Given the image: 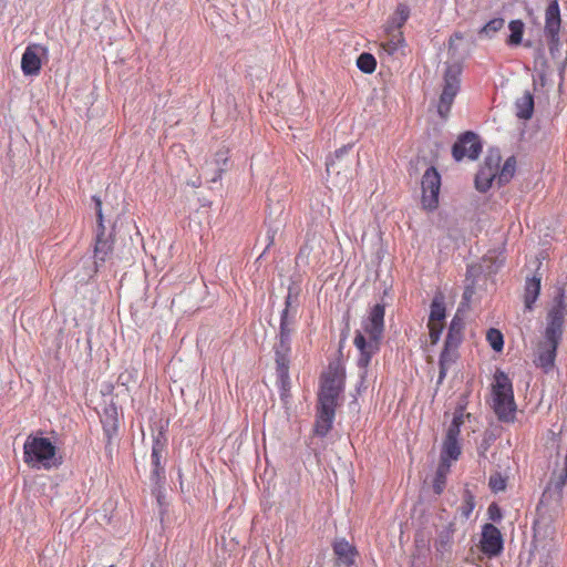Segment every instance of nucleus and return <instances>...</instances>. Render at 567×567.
Wrapping results in <instances>:
<instances>
[{
	"instance_id": "2",
	"label": "nucleus",
	"mask_w": 567,
	"mask_h": 567,
	"mask_svg": "<svg viewBox=\"0 0 567 567\" xmlns=\"http://www.w3.org/2000/svg\"><path fill=\"white\" fill-rule=\"evenodd\" d=\"M56 452L50 439L29 435L23 444V461L33 470L49 471L61 464Z\"/></svg>"
},
{
	"instance_id": "5",
	"label": "nucleus",
	"mask_w": 567,
	"mask_h": 567,
	"mask_svg": "<svg viewBox=\"0 0 567 567\" xmlns=\"http://www.w3.org/2000/svg\"><path fill=\"white\" fill-rule=\"evenodd\" d=\"M463 319L457 316H454V318L451 320L447 330V334L444 341V348L440 354L439 383L443 382L447 374V371L458 359V347L463 341Z\"/></svg>"
},
{
	"instance_id": "20",
	"label": "nucleus",
	"mask_w": 567,
	"mask_h": 567,
	"mask_svg": "<svg viewBox=\"0 0 567 567\" xmlns=\"http://www.w3.org/2000/svg\"><path fill=\"white\" fill-rule=\"evenodd\" d=\"M332 547L336 556L342 564L350 566L354 563L358 551L347 539H337Z\"/></svg>"
},
{
	"instance_id": "17",
	"label": "nucleus",
	"mask_w": 567,
	"mask_h": 567,
	"mask_svg": "<svg viewBox=\"0 0 567 567\" xmlns=\"http://www.w3.org/2000/svg\"><path fill=\"white\" fill-rule=\"evenodd\" d=\"M380 45L389 55L398 53L405 45V39L402 30L385 27V39Z\"/></svg>"
},
{
	"instance_id": "34",
	"label": "nucleus",
	"mask_w": 567,
	"mask_h": 567,
	"mask_svg": "<svg viewBox=\"0 0 567 567\" xmlns=\"http://www.w3.org/2000/svg\"><path fill=\"white\" fill-rule=\"evenodd\" d=\"M551 303L567 308V277L557 281Z\"/></svg>"
},
{
	"instance_id": "12",
	"label": "nucleus",
	"mask_w": 567,
	"mask_h": 567,
	"mask_svg": "<svg viewBox=\"0 0 567 567\" xmlns=\"http://www.w3.org/2000/svg\"><path fill=\"white\" fill-rule=\"evenodd\" d=\"M482 152V144L478 136L473 132L462 134L452 147V155L455 161L463 158L476 159Z\"/></svg>"
},
{
	"instance_id": "6",
	"label": "nucleus",
	"mask_w": 567,
	"mask_h": 567,
	"mask_svg": "<svg viewBox=\"0 0 567 567\" xmlns=\"http://www.w3.org/2000/svg\"><path fill=\"white\" fill-rule=\"evenodd\" d=\"M461 64H449L444 71L442 92L437 102L439 115L446 120L451 112L456 95L461 91Z\"/></svg>"
},
{
	"instance_id": "15",
	"label": "nucleus",
	"mask_w": 567,
	"mask_h": 567,
	"mask_svg": "<svg viewBox=\"0 0 567 567\" xmlns=\"http://www.w3.org/2000/svg\"><path fill=\"white\" fill-rule=\"evenodd\" d=\"M499 158L487 157L475 177V186L480 192H486L492 183L497 179Z\"/></svg>"
},
{
	"instance_id": "28",
	"label": "nucleus",
	"mask_w": 567,
	"mask_h": 567,
	"mask_svg": "<svg viewBox=\"0 0 567 567\" xmlns=\"http://www.w3.org/2000/svg\"><path fill=\"white\" fill-rule=\"evenodd\" d=\"M450 464L444 462H440L439 467L435 473V477L433 480V491L435 494L440 495L445 488L446 485V476L450 472Z\"/></svg>"
},
{
	"instance_id": "22",
	"label": "nucleus",
	"mask_w": 567,
	"mask_h": 567,
	"mask_svg": "<svg viewBox=\"0 0 567 567\" xmlns=\"http://www.w3.org/2000/svg\"><path fill=\"white\" fill-rule=\"evenodd\" d=\"M291 296L288 295L285 300V309L280 316L279 334L291 336L295 330V312H290Z\"/></svg>"
},
{
	"instance_id": "25",
	"label": "nucleus",
	"mask_w": 567,
	"mask_h": 567,
	"mask_svg": "<svg viewBox=\"0 0 567 567\" xmlns=\"http://www.w3.org/2000/svg\"><path fill=\"white\" fill-rule=\"evenodd\" d=\"M461 455V445L458 440H444L440 462L451 465L452 461H456Z\"/></svg>"
},
{
	"instance_id": "31",
	"label": "nucleus",
	"mask_w": 567,
	"mask_h": 567,
	"mask_svg": "<svg viewBox=\"0 0 567 567\" xmlns=\"http://www.w3.org/2000/svg\"><path fill=\"white\" fill-rule=\"evenodd\" d=\"M475 508V497L473 493L466 488L463 493V501L458 507V513L463 519H468Z\"/></svg>"
},
{
	"instance_id": "26",
	"label": "nucleus",
	"mask_w": 567,
	"mask_h": 567,
	"mask_svg": "<svg viewBox=\"0 0 567 567\" xmlns=\"http://www.w3.org/2000/svg\"><path fill=\"white\" fill-rule=\"evenodd\" d=\"M410 17V9L406 4L400 3L391 19L389 20L386 27L402 30V27L405 24Z\"/></svg>"
},
{
	"instance_id": "36",
	"label": "nucleus",
	"mask_w": 567,
	"mask_h": 567,
	"mask_svg": "<svg viewBox=\"0 0 567 567\" xmlns=\"http://www.w3.org/2000/svg\"><path fill=\"white\" fill-rule=\"evenodd\" d=\"M444 327V321H427L429 337L432 346L440 341Z\"/></svg>"
},
{
	"instance_id": "39",
	"label": "nucleus",
	"mask_w": 567,
	"mask_h": 567,
	"mask_svg": "<svg viewBox=\"0 0 567 567\" xmlns=\"http://www.w3.org/2000/svg\"><path fill=\"white\" fill-rule=\"evenodd\" d=\"M487 516L489 520L499 523L503 518L502 508L496 503L489 504L487 508Z\"/></svg>"
},
{
	"instance_id": "1",
	"label": "nucleus",
	"mask_w": 567,
	"mask_h": 567,
	"mask_svg": "<svg viewBox=\"0 0 567 567\" xmlns=\"http://www.w3.org/2000/svg\"><path fill=\"white\" fill-rule=\"evenodd\" d=\"M383 305H374L368 316L362 319L361 328L355 330L353 344L359 351L358 365L367 369L372 358L380 351L381 341L384 332Z\"/></svg>"
},
{
	"instance_id": "29",
	"label": "nucleus",
	"mask_w": 567,
	"mask_h": 567,
	"mask_svg": "<svg viewBox=\"0 0 567 567\" xmlns=\"http://www.w3.org/2000/svg\"><path fill=\"white\" fill-rule=\"evenodd\" d=\"M508 29L511 34L507 39L508 45H519L523 40V34L525 30V24L522 20H512L508 23Z\"/></svg>"
},
{
	"instance_id": "21",
	"label": "nucleus",
	"mask_w": 567,
	"mask_h": 567,
	"mask_svg": "<svg viewBox=\"0 0 567 567\" xmlns=\"http://www.w3.org/2000/svg\"><path fill=\"white\" fill-rule=\"evenodd\" d=\"M348 153V148L346 146L337 150L332 157L327 159L326 171L328 176L336 174L339 176L341 171H347L350 168L349 163H343V156Z\"/></svg>"
},
{
	"instance_id": "10",
	"label": "nucleus",
	"mask_w": 567,
	"mask_h": 567,
	"mask_svg": "<svg viewBox=\"0 0 567 567\" xmlns=\"http://www.w3.org/2000/svg\"><path fill=\"white\" fill-rule=\"evenodd\" d=\"M480 549L488 558L497 557L504 549V539L501 530L492 523L482 526Z\"/></svg>"
},
{
	"instance_id": "14",
	"label": "nucleus",
	"mask_w": 567,
	"mask_h": 567,
	"mask_svg": "<svg viewBox=\"0 0 567 567\" xmlns=\"http://www.w3.org/2000/svg\"><path fill=\"white\" fill-rule=\"evenodd\" d=\"M566 317V307L550 303V307L547 311L546 328L544 333L549 334L550 337L563 338Z\"/></svg>"
},
{
	"instance_id": "33",
	"label": "nucleus",
	"mask_w": 567,
	"mask_h": 567,
	"mask_svg": "<svg viewBox=\"0 0 567 567\" xmlns=\"http://www.w3.org/2000/svg\"><path fill=\"white\" fill-rule=\"evenodd\" d=\"M357 66L363 73L371 74L377 68L375 58L370 53H361L357 60Z\"/></svg>"
},
{
	"instance_id": "35",
	"label": "nucleus",
	"mask_w": 567,
	"mask_h": 567,
	"mask_svg": "<svg viewBox=\"0 0 567 567\" xmlns=\"http://www.w3.org/2000/svg\"><path fill=\"white\" fill-rule=\"evenodd\" d=\"M504 19L494 18L489 20L481 30L480 35H485L487 38L493 37L496 32H498L504 27Z\"/></svg>"
},
{
	"instance_id": "40",
	"label": "nucleus",
	"mask_w": 567,
	"mask_h": 567,
	"mask_svg": "<svg viewBox=\"0 0 567 567\" xmlns=\"http://www.w3.org/2000/svg\"><path fill=\"white\" fill-rule=\"evenodd\" d=\"M460 432H461L460 426L451 423V425L447 429L446 436L444 440H458Z\"/></svg>"
},
{
	"instance_id": "37",
	"label": "nucleus",
	"mask_w": 567,
	"mask_h": 567,
	"mask_svg": "<svg viewBox=\"0 0 567 567\" xmlns=\"http://www.w3.org/2000/svg\"><path fill=\"white\" fill-rule=\"evenodd\" d=\"M488 486L493 493L504 492L507 486V480L501 473H494L489 476Z\"/></svg>"
},
{
	"instance_id": "9",
	"label": "nucleus",
	"mask_w": 567,
	"mask_h": 567,
	"mask_svg": "<svg viewBox=\"0 0 567 567\" xmlns=\"http://www.w3.org/2000/svg\"><path fill=\"white\" fill-rule=\"evenodd\" d=\"M96 204L97 233L94 245V264L99 267L105 262L113 251V241L105 236L104 217L102 213V202L94 197Z\"/></svg>"
},
{
	"instance_id": "4",
	"label": "nucleus",
	"mask_w": 567,
	"mask_h": 567,
	"mask_svg": "<svg viewBox=\"0 0 567 567\" xmlns=\"http://www.w3.org/2000/svg\"><path fill=\"white\" fill-rule=\"evenodd\" d=\"M493 410L502 422H513L516 414L513 385L509 378L502 371L495 373L493 384Z\"/></svg>"
},
{
	"instance_id": "8",
	"label": "nucleus",
	"mask_w": 567,
	"mask_h": 567,
	"mask_svg": "<svg viewBox=\"0 0 567 567\" xmlns=\"http://www.w3.org/2000/svg\"><path fill=\"white\" fill-rule=\"evenodd\" d=\"M422 206L424 209L434 210L439 206V194L441 189V176L435 167H429L421 182Z\"/></svg>"
},
{
	"instance_id": "19",
	"label": "nucleus",
	"mask_w": 567,
	"mask_h": 567,
	"mask_svg": "<svg viewBox=\"0 0 567 567\" xmlns=\"http://www.w3.org/2000/svg\"><path fill=\"white\" fill-rule=\"evenodd\" d=\"M344 372L339 364H329L326 372L321 375L320 388H343Z\"/></svg>"
},
{
	"instance_id": "32",
	"label": "nucleus",
	"mask_w": 567,
	"mask_h": 567,
	"mask_svg": "<svg viewBox=\"0 0 567 567\" xmlns=\"http://www.w3.org/2000/svg\"><path fill=\"white\" fill-rule=\"evenodd\" d=\"M228 153L229 151L226 147H223L216 152L215 164L217 165V173L216 176L212 178V182H217L221 178V175L226 171V166L229 159Z\"/></svg>"
},
{
	"instance_id": "38",
	"label": "nucleus",
	"mask_w": 567,
	"mask_h": 567,
	"mask_svg": "<svg viewBox=\"0 0 567 567\" xmlns=\"http://www.w3.org/2000/svg\"><path fill=\"white\" fill-rule=\"evenodd\" d=\"M487 340L494 350H496V351L502 350L503 344H504L503 336L497 329L492 328L488 330Z\"/></svg>"
},
{
	"instance_id": "24",
	"label": "nucleus",
	"mask_w": 567,
	"mask_h": 567,
	"mask_svg": "<svg viewBox=\"0 0 567 567\" xmlns=\"http://www.w3.org/2000/svg\"><path fill=\"white\" fill-rule=\"evenodd\" d=\"M516 115L522 120H529L534 112V97L529 92H525L516 101Z\"/></svg>"
},
{
	"instance_id": "7",
	"label": "nucleus",
	"mask_w": 567,
	"mask_h": 567,
	"mask_svg": "<svg viewBox=\"0 0 567 567\" xmlns=\"http://www.w3.org/2000/svg\"><path fill=\"white\" fill-rule=\"evenodd\" d=\"M291 336L279 334L275 346V361L277 378L284 390L289 386V354L291 352Z\"/></svg>"
},
{
	"instance_id": "42",
	"label": "nucleus",
	"mask_w": 567,
	"mask_h": 567,
	"mask_svg": "<svg viewBox=\"0 0 567 567\" xmlns=\"http://www.w3.org/2000/svg\"><path fill=\"white\" fill-rule=\"evenodd\" d=\"M462 39H463L462 33H460V32L454 33L453 37L450 39V45L453 44L454 40H462Z\"/></svg>"
},
{
	"instance_id": "30",
	"label": "nucleus",
	"mask_w": 567,
	"mask_h": 567,
	"mask_svg": "<svg viewBox=\"0 0 567 567\" xmlns=\"http://www.w3.org/2000/svg\"><path fill=\"white\" fill-rule=\"evenodd\" d=\"M516 171V161L515 157H508L505 163L503 164L501 171H497V183L499 185H504L508 183Z\"/></svg>"
},
{
	"instance_id": "3",
	"label": "nucleus",
	"mask_w": 567,
	"mask_h": 567,
	"mask_svg": "<svg viewBox=\"0 0 567 567\" xmlns=\"http://www.w3.org/2000/svg\"><path fill=\"white\" fill-rule=\"evenodd\" d=\"M342 391L343 388H320L313 430L316 435L323 437L332 429Z\"/></svg>"
},
{
	"instance_id": "16",
	"label": "nucleus",
	"mask_w": 567,
	"mask_h": 567,
	"mask_svg": "<svg viewBox=\"0 0 567 567\" xmlns=\"http://www.w3.org/2000/svg\"><path fill=\"white\" fill-rule=\"evenodd\" d=\"M39 50L45 51L44 48L38 44H31L25 48L21 58V70L25 76L39 75L42 68Z\"/></svg>"
},
{
	"instance_id": "41",
	"label": "nucleus",
	"mask_w": 567,
	"mask_h": 567,
	"mask_svg": "<svg viewBox=\"0 0 567 567\" xmlns=\"http://www.w3.org/2000/svg\"><path fill=\"white\" fill-rule=\"evenodd\" d=\"M463 422H464L463 413L462 412H455L454 416H453V420H452V424H456V425H458L461 427Z\"/></svg>"
},
{
	"instance_id": "13",
	"label": "nucleus",
	"mask_w": 567,
	"mask_h": 567,
	"mask_svg": "<svg viewBox=\"0 0 567 567\" xmlns=\"http://www.w3.org/2000/svg\"><path fill=\"white\" fill-rule=\"evenodd\" d=\"M561 25L560 9L558 0H551L545 10V34L551 44L559 41Z\"/></svg>"
},
{
	"instance_id": "27",
	"label": "nucleus",
	"mask_w": 567,
	"mask_h": 567,
	"mask_svg": "<svg viewBox=\"0 0 567 567\" xmlns=\"http://www.w3.org/2000/svg\"><path fill=\"white\" fill-rule=\"evenodd\" d=\"M164 450V444L157 437L153 441L152 446V464H153V475L159 477L164 473V467L161 465L162 452Z\"/></svg>"
},
{
	"instance_id": "11",
	"label": "nucleus",
	"mask_w": 567,
	"mask_h": 567,
	"mask_svg": "<svg viewBox=\"0 0 567 567\" xmlns=\"http://www.w3.org/2000/svg\"><path fill=\"white\" fill-rule=\"evenodd\" d=\"M560 341V337H550L544 333V341H542L537 348V355L534 360L535 365L543 369L546 373L551 371L555 367L557 349Z\"/></svg>"
},
{
	"instance_id": "18",
	"label": "nucleus",
	"mask_w": 567,
	"mask_h": 567,
	"mask_svg": "<svg viewBox=\"0 0 567 567\" xmlns=\"http://www.w3.org/2000/svg\"><path fill=\"white\" fill-rule=\"evenodd\" d=\"M542 289V275L534 274L530 278L526 279L524 288V305L525 309L530 311L537 301Z\"/></svg>"
},
{
	"instance_id": "23",
	"label": "nucleus",
	"mask_w": 567,
	"mask_h": 567,
	"mask_svg": "<svg viewBox=\"0 0 567 567\" xmlns=\"http://www.w3.org/2000/svg\"><path fill=\"white\" fill-rule=\"evenodd\" d=\"M446 318L445 298L443 293H436L430 306V315L427 321H444Z\"/></svg>"
}]
</instances>
